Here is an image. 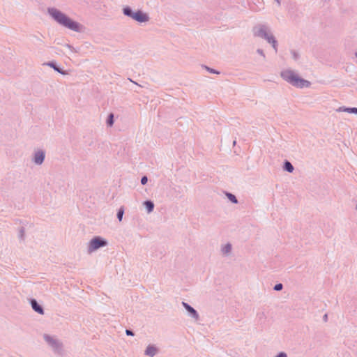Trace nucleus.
<instances>
[{
	"instance_id": "nucleus-21",
	"label": "nucleus",
	"mask_w": 357,
	"mask_h": 357,
	"mask_svg": "<svg viewBox=\"0 0 357 357\" xmlns=\"http://www.w3.org/2000/svg\"><path fill=\"white\" fill-rule=\"evenodd\" d=\"M204 68L211 73H213V74H220V72H218V70H215V69H213V68H211L208 66H204Z\"/></svg>"
},
{
	"instance_id": "nucleus-2",
	"label": "nucleus",
	"mask_w": 357,
	"mask_h": 357,
	"mask_svg": "<svg viewBox=\"0 0 357 357\" xmlns=\"http://www.w3.org/2000/svg\"><path fill=\"white\" fill-rule=\"evenodd\" d=\"M280 76L284 81L297 88L302 89L304 87H309L310 86V82L309 81L300 77L294 70H282L280 73Z\"/></svg>"
},
{
	"instance_id": "nucleus-31",
	"label": "nucleus",
	"mask_w": 357,
	"mask_h": 357,
	"mask_svg": "<svg viewBox=\"0 0 357 357\" xmlns=\"http://www.w3.org/2000/svg\"><path fill=\"white\" fill-rule=\"evenodd\" d=\"M356 56L357 57V52L356 53Z\"/></svg>"
},
{
	"instance_id": "nucleus-14",
	"label": "nucleus",
	"mask_w": 357,
	"mask_h": 357,
	"mask_svg": "<svg viewBox=\"0 0 357 357\" xmlns=\"http://www.w3.org/2000/svg\"><path fill=\"white\" fill-rule=\"evenodd\" d=\"M283 168H284V169L285 171H287V172H288L289 173H291L294 171V166L292 165V164L290 162L287 161V160H286L284 162Z\"/></svg>"
},
{
	"instance_id": "nucleus-28",
	"label": "nucleus",
	"mask_w": 357,
	"mask_h": 357,
	"mask_svg": "<svg viewBox=\"0 0 357 357\" xmlns=\"http://www.w3.org/2000/svg\"><path fill=\"white\" fill-rule=\"evenodd\" d=\"M278 6L281 5V0H275Z\"/></svg>"
},
{
	"instance_id": "nucleus-10",
	"label": "nucleus",
	"mask_w": 357,
	"mask_h": 357,
	"mask_svg": "<svg viewBox=\"0 0 357 357\" xmlns=\"http://www.w3.org/2000/svg\"><path fill=\"white\" fill-rule=\"evenodd\" d=\"M158 349L155 346L149 344L145 349L144 354L150 357H153L158 354Z\"/></svg>"
},
{
	"instance_id": "nucleus-5",
	"label": "nucleus",
	"mask_w": 357,
	"mask_h": 357,
	"mask_svg": "<svg viewBox=\"0 0 357 357\" xmlns=\"http://www.w3.org/2000/svg\"><path fill=\"white\" fill-rule=\"evenodd\" d=\"M43 339L55 354H61L63 353V343L56 336L44 334Z\"/></svg>"
},
{
	"instance_id": "nucleus-20",
	"label": "nucleus",
	"mask_w": 357,
	"mask_h": 357,
	"mask_svg": "<svg viewBox=\"0 0 357 357\" xmlns=\"http://www.w3.org/2000/svg\"><path fill=\"white\" fill-rule=\"evenodd\" d=\"M283 288V284L282 283H278V284H276L274 287H273V289L275 291H281Z\"/></svg>"
},
{
	"instance_id": "nucleus-3",
	"label": "nucleus",
	"mask_w": 357,
	"mask_h": 357,
	"mask_svg": "<svg viewBox=\"0 0 357 357\" xmlns=\"http://www.w3.org/2000/svg\"><path fill=\"white\" fill-rule=\"evenodd\" d=\"M253 33L255 36L266 40L269 44L272 45L275 52H278V42L266 25L260 24L257 26H255L253 29Z\"/></svg>"
},
{
	"instance_id": "nucleus-6",
	"label": "nucleus",
	"mask_w": 357,
	"mask_h": 357,
	"mask_svg": "<svg viewBox=\"0 0 357 357\" xmlns=\"http://www.w3.org/2000/svg\"><path fill=\"white\" fill-rule=\"evenodd\" d=\"M107 245V241L100 236H96L88 243L87 250L89 253H92L95 250L105 247Z\"/></svg>"
},
{
	"instance_id": "nucleus-18",
	"label": "nucleus",
	"mask_w": 357,
	"mask_h": 357,
	"mask_svg": "<svg viewBox=\"0 0 357 357\" xmlns=\"http://www.w3.org/2000/svg\"><path fill=\"white\" fill-rule=\"evenodd\" d=\"M291 54L294 60L298 61L300 58L299 54L296 50H291Z\"/></svg>"
},
{
	"instance_id": "nucleus-8",
	"label": "nucleus",
	"mask_w": 357,
	"mask_h": 357,
	"mask_svg": "<svg viewBox=\"0 0 357 357\" xmlns=\"http://www.w3.org/2000/svg\"><path fill=\"white\" fill-rule=\"evenodd\" d=\"M183 307L188 312V316L192 318L195 321L199 320V314L197 311L193 308L190 305L185 302H182Z\"/></svg>"
},
{
	"instance_id": "nucleus-23",
	"label": "nucleus",
	"mask_w": 357,
	"mask_h": 357,
	"mask_svg": "<svg viewBox=\"0 0 357 357\" xmlns=\"http://www.w3.org/2000/svg\"><path fill=\"white\" fill-rule=\"evenodd\" d=\"M257 52L259 55L262 56L264 58H265V57H266L265 54H264V52L263 50H261V49H257Z\"/></svg>"
},
{
	"instance_id": "nucleus-27",
	"label": "nucleus",
	"mask_w": 357,
	"mask_h": 357,
	"mask_svg": "<svg viewBox=\"0 0 357 357\" xmlns=\"http://www.w3.org/2000/svg\"><path fill=\"white\" fill-rule=\"evenodd\" d=\"M128 80L130 81L131 82L134 83L135 84L139 86H142L141 85L138 84L137 82H135V81L132 80V79L130 78H128Z\"/></svg>"
},
{
	"instance_id": "nucleus-12",
	"label": "nucleus",
	"mask_w": 357,
	"mask_h": 357,
	"mask_svg": "<svg viewBox=\"0 0 357 357\" xmlns=\"http://www.w3.org/2000/svg\"><path fill=\"white\" fill-rule=\"evenodd\" d=\"M144 206H145L148 213H151L154 209V204L151 200L145 201L144 202Z\"/></svg>"
},
{
	"instance_id": "nucleus-19",
	"label": "nucleus",
	"mask_w": 357,
	"mask_h": 357,
	"mask_svg": "<svg viewBox=\"0 0 357 357\" xmlns=\"http://www.w3.org/2000/svg\"><path fill=\"white\" fill-rule=\"evenodd\" d=\"M354 107H340L338 111L347 112L348 113H353Z\"/></svg>"
},
{
	"instance_id": "nucleus-25",
	"label": "nucleus",
	"mask_w": 357,
	"mask_h": 357,
	"mask_svg": "<svg viewBox=\"0 0 357 357\" xmlns=\"http://www.w3.org/2000/svg\"><path fill=\"white\" fill-rule=\"evenodd\" d=\"M275 357H287V355L285 352H280L277 356H275Z\"/></svg>"
},
{
	"instance_id": "nucleus-1",
	"label": "nucleus",
	"mask_w": 357,
	"mask_h": 357,
	"mask_svg": "<svg viewBox=\"0 0 357 357\" xmlns=\"http://www.w3.org/2000/svg\"><path fill=\"white\" fill-rule=\"evenodd\" d=\"M47 13L59 24L75 32L82 31L83 26L81 24L73 20L59 9L54 7L48 8Z\"/></svg>"
},
{
	"instance_id": "nucleus-26",
	"label": "nucleus",
	"mask_w": 357,
	"mask_h": 357,
	"mask_svg": "<svg viewBox=\"0 0 357 357\" xmlns=\"http://www.w3.org/2000/svg\"><path fill=\"white\" fill-rule=\"evenodd\" d=\"M324 321L326 322L328 321V314H325L323 317Z\"/></svg>"
},
{
	"instance_id": "nucleus-7",
	"label": "nucleus",
	"mask_w": 357,
	"mask_h": 357,
	"mask_svg": "<svg viewBox=\"0 0 357 357\" xmlns=\"http://www.w3.org/2000/svg\"><path fill=\"white\" fill-rule=\"evenodd\" d=\"M45 158V152L42 149L35 151L33 153L32 161L36 165H40L43 163Z\"/></svg>"
},
{
	"instance_id": "nucleus-13",
	"label": "nucleus",
	"mask_w": 357,
	"mask_h": 357,
	"mask_svg": "<svg viewBox=\"0 0 357 357\" xmlns=\"http://www.w3.org/2000/svg\"><path fill=\"white\" fill-rule=\"evenodd\" d=\"M231 251V245L230 243H227L222 246L221 252L223 255H227Z\"/></svg>"
},
{
	"instance_id": "nucleus-22",
	"label": "nucleus",
	"mask_w": 357,
	"mask_h": 357,
	"mask_svg": "<svg viewBox=\"0 0 357 357\" xmlns=\"http://www.w3.org/2000/svg\"><path fill=\"white\" fill-rule=\"evenodd\" d=\"M147 182H148L147 176H142L141 178V183L142 185H145V184H146Z\"/></svg>"
},
{
	"instance_id": "nucleus-9",
	"label": "nucleus",
	"mask_w": 357,
	"mask_h": 357,
	"mask_svg": "<svg viewBox=\"0 0 357 357\" xmlns=\"http://www.w3.org/2000/svg\"><path fill=\"white\" fill-rule=\"evenodd\" d=\"M30 304L32 309L40 314H44L43 307L37 302L36 299H31Z\"/></svg>"
},
{
	"instance_id": "nucleus-11",
	"label": "nucleus",
	"mask_w": 357,
	"mask_h": 357,
	"mask_svg": "<svg viewBox=\"0 0 357 357\" xmlns=\"http://www.w3.org/2000/svg\"><path fill=\"white\" fill-rule=\"evenodd\" d=\"M44 65H47V66L52 68L55 71L59 73L61 75H66V73L64 70H63L62 69L59 68L56 65V63L54 62H53V61H50V62L45 63H44Z\"/></svg>"
},
{
	"instance_id": "nucleus-16",
	"label": "nucleus",
	"mask_w": 357,
	"mask_h": 357,
	"mask_svg": "<svg viewBox=\"0 0 357 357\" xmlns=\"http://www.w3.org/2000/svg\"><path fill=\"white\" fill-rule=\"evenodd\" d=\"M123 214H124V208H123V206H121L119 208V209L118 210V212L116 214L117 219L119 220V222H121L122 220Z\"/></svg>"
},
{
	"instance_id": "nucleus-29",
	"label": "nucleus",
	"mask_w": 357,
	"mask_h": 357,
	"mask_svg": "<svg viewBox=\"0 0 357 357\" xmlns=\"http://www.w3.org/2000/svg\"><path fill=\"white\" fill-rule=\"evenodd\" d=\"M353 113L357 114V108L356 107H354Z\"/></svg>"
},
{
	"instance_id": "nucleus-15",
	"label": "nucleus",
	"mask_w": 357,
	"mask_h": 357,
	"mask_svg": "<svg viewBox=\"0 0 357 357\" xmlns=\"http://www.w3.org/2000/svg\"><path fill=\"white\" fill-rule=\"evenodd\" d=\"M226 196L227 197V198L229 199V200L230 202H231L232 203L234 204H237L238 203V199L236 197V196L230 192H227L226 193Z\"/></svg>"
},
{
	"instance_id": "nucleus-24",
	"label": "nucleus",
	"mask_w": 357,
	"mask_h": 357,
	"mask_svg": "<svg viewBox=\"0 0 357 357\" xmlns=\"http://www.w3.org/2000/svg\"><path fill=\"white\" fill-rule=\"evenodd\" d=\"M126 333L127 335L128 336H133L134 335V333L131 330H129V329H126Z\"/></svg>"
},
{
	"instance_id": "nucleus-4",
	"label": "nucleus",
	"mask_w": 357,
	"mask_h": 357,
	"mask_svg": "<svg viewBox=\"0 0 357 357\" xmlns=\"http://www.w3.org/2000/svg\"><path fill=\"white\" fill-rule=\"evenodd\" d=\"M123 13L124 15L140 23L146 22L149 20V17L147 13L142 11L141 10L133 12L129 6H126L123 8Z\"/></svg>"
},
{
	"instance_id": "nucleus-17",
	"label": "nucleus",
	"mask_w": 357,
	"mask_h": 357,
	"mask_svg": "<svg viewBox=\"0 0 357 357\" xmlns=\"http://www.w3.org/2000/svg\"><path fill=\"white\" fill-rule=\"evenodd\" d=\"M107 124L108 126H112L114 124V114H109L107 120Z\"/></svg>"
},
{
	"instance_id": "nucleus-30",
	"label": "nucleus",
	"mask_w": 357,
	"mask_h": 357,
	"mask_svg": "<svg viewBox=\"0 0 357 357\" xmlns=\"http://www.w3.org/2000/svg\"><path fill=\"white\" fill-rule=\"evenodd\" d=\"M20 234L22 235L23 234V229L21 230Z\"/></svg>"
}]
</instances>
